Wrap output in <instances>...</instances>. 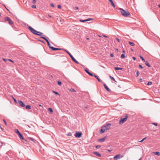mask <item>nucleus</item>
Instances as JSON below:
<instances>
[{
  "label": "nucleus",
  "instance_id": "nucleus-1",
  "mask_svg": "<svg viewBox=\"0 0 160 160\" xmlns=\"http://www.w3.org/2000/svg\"><path fill=\"white\" fill-rule=\"evenodd\" d=\"M28 28L30 31L34 34L39 36H41L43 34L42 33L37 31L30 26H29Z\"/></svg>",
  "mask_w": 160,
  "mask_h": 160
},
{
  "label": "nucleus",
  "instance_id": "nucleus-2",
  "mask_svg": "<svg viewBox=\"0 0 160 160\" xmlns=\"http://www.w3.org/2000/svg\"><path fill=\"white\" fill-rule=\"evenodd\" d=\"M120 12L125 17H127L130 15V13L127 10H125L123 9L120 8Z\"/></svg>",
  "mask_w": 160,
  "mask_h": 160
},
{
  "label": "nucleus",
  "instance_id": "nucleus-3",
  "mask_svg": "<svg viewBox=\"0 0 160 160\" xmlns=\"http://www.w3.org/2000/svg\"><path fill=\"white\" fill-rule=\"evenodd\" d=\"M128 117V115H127V114L126 115L124 118H121V120L119 121V124H122L123 123L127 121Z\"/></svg>",
  "mask_w": 160,
  "mask_h": 160
},
{
  "label": "nucleus",
  "instance_id": "nucleus-4",
  "mask_svg": "<svg viewBox=\"0 0 160 160\" xmlns=\"http://www.w3.org/2000/svg\"><path fill=\"white\" fill-rule=\"evenodd\" d=\"M65 51L66 52H67L69 55L70 57L72 58V60L74 62H76V63H77V64L79 63V62L75 59V58H73V57L72 56L69 52H68V51H67L66 50Z\"/></svg>",
  "mask_w": 160,
  "mask_h": 160
},
{
  "label": "nucleus",
  "instance_id": "nucleus-5",
  "mask_svg": "<svg viewBox=\"0 0 160 160\" xmlns=\"http://www.w3.org/2000/svg\"><path fill=\"white\" fill-rule=\"evenodd\" d=\"M106 130H107L106 126L103 125L101 127L100 132L101 133H103Z\"/></svg>",
  "mask_w": 160,
  "mask_h": 160
},
{
  "label": "nucleus",
  "instance_id": "nucleus-6",
  "mask_svg": "<svg viewBox=\"0 0 160 160\" xmlns=\"http://www.w3.org/2000/svg\"><path fill=\"white\" fill-rule=\"evenodd\" d=\"M5 19L6 21H8L10 24L12 25L13 24V22L8 17H6L5 18Z\"/></svg>",
  "mask_w": 160,
  "mask_h": 160
},
{
  "label": "nucleus",
  "instance_id": "nucleus-7",
  "mask_svg": "<svg viewBox=\"0 0 160 160\" xmlns=\"http://www.w3.org/2000/svg\"><path fill=\"white\" fill-rule=\"evenodd\" d=\"M82 134L81 132H76L75 134V136L77 138H80Z\"/></svg>",
  "mask_w": 160,
  "mask_h": 160
},
{
  "label": "nucleus",
  "instance_id": "nucleus-8",
  "mask_svg": "<svg viewBox=\"0 0 160 160\" xmlns=\"http://www.w3.org/2000/svg\"><path fill=\"white\" fill-rule=\"evenodd\" d=\"M123 157V156H121L120 154H118L114 156L113 158L114 160H117L119 159L120 158H122Z\"/></svg>",
  "mask_w": 160,
  "mask_h": 160
},
{
  "label": "nucleus",
  "instance_id": "nucleus-9",
  "mask_svg": "<svg viewBox=\"0 0 160 160\" xmlns=\"http://www.w3.org/2000/svg\"><path fill=\"white\" fill-rule=\"evenodd\" d=\"M107 138V136H106L102 138L99 139L98 140V141L100 142H104L106 139Z\"/></svg>",
  "mask_w": 160,
  "mask_h": 160
},
{
  "label": "nucleus",
  "instance_id": "nucleus-10",
  "mask_svg": "<svg viewBox=\"0 0 160 160\" xmlns=\"http://www.w3.org/2000/svg\"><path fill=\"white\" fill-rule=\"evenodd\" d=\"M18 102L20 104V105L22 107H24L25 106V105L24 103L21 101H18Z\"/></svg>",
  "mask_w": 160,
  "mask_h": 160
},
{
  "label": "nucleus",
  "instance_id": "nucleus-11",
  "mask_svg": "<svg viewBox=\"0 0 160 160\" xmlns=\"http://www.w3.org/2000/svg\"><path fill=\"white\" fill-rule=\"evenodd\" d=\"M106 126L107 130H109L110 128V126L111 125V124L110 123L106 124Z\"/></svg>",
  "mask_w": 160,
  "mask_h": 160
},
{
  "label": "nucleus",
  "instance_id": "nucleus-12",
  "mask_svg": "<svg viewBox=\"0 0 160 160\" xmlns=\"http://www.w3.org/2000/svg\"><path fill=\"white\" fill-rule=\"evenodd\" d=\"M85 72L88 73L89 75L91 76H93V75L92 74L89 72L88 71V69H85Z\"/></svg>",
  "mask_w": 160,
  "mask_h": 160
},
{
  "label": "nucleus",
  "instance_id": "nucleus-13",
  "mask_svg": "<svg viewBox=\"0 0 160 160\" xmlns=\"http://www.w3.org/2000/svg\"><path fill=\"white\" fill-rule=\"evenodd\" d=\"M93 154H95V155H96L97 156H98V157H100L101 156V155L99 153L97 152H93Z\"/></svg>",
  "mask_w": 160,
  "mask_h": 160
},
{
  "label": "nucleus",
  "instance_id": "nucleus-14",
  "mask_svg": "<svg viewBox=\"0 0 160 160\" xmlns=\"http://www.w3.org/2000/svg\"><path fill=\"white\" fill-rule=\"evenodd\" d=\"M51 49L53 51L58 50L61 49L60 48H55L52 47V48H51Z\"/></svg>",
  "mask_w": 160,
  "mask_h": 160
},
{
  "label": "nucleus",
  "instance_id": "nucleus-15",
  "mask_svg": "<svg viewBox=\"0 0 160 160\" xmlns=\"http://www.w3.org/2000/svg\"><path fill=\"white\" fill-rule=\"evenodd\" d=\"M104 87L108 91H110V89L108 88V87H107V86L105 84H104Z\"/></svg>",
  "mask_w": 160,
  "mask_h": 160
},
{
  "label": "nucleus",
  "instance_id": "nucleus-16",
  "mask_svg": "<svg viewBox=\"0 0 160 160\" xmlns=\"http://www.w3.org/2000/svg\"><path fill=\"white\" fill-rule=\"evenodd\" d=\"M110 2V3H111V5H112V6L114 7V8H115V5L114 4V2H113V1L112 0H108Z\"/></svg>",
  "mask_w": 160,
  "mask_h": 160
},
{
  "label": "nucleus",
  "instance_id": "nucleus-17",
  "mask_svg": "<svg viewBox=\"0 0 160 160\" xmlns=\"http://www.w3.org/2000/svg\"><path fill=\"white\" fill-rule=\"evenodd\" d=\"M41 38L45 40L47 42V43L49 42L48 40L45 37H41Z\"/></svg>",
  "mask_w": 160,
  "mask_h": 160
},
{
  "label": "nucleus",
  "instance_id": "nucleus-18",
  "mask_svg": "<svg viewBox=\"0 0 160 160\" xmlns=\"http://www.w3.org/2000/svg\"><path fill=\"white\" fill-rule=\"evenodd\" d=\"M41 38L45 40L47 42V43L49 42L48 40L45 37H41Z\"/></svg>",
  "mask_w": 160,
  "mask_h": 160
},
{
  "label": "nucleus",
  "instance_id": "nucleus-19",
  "mask_svg": "<svg viewBox=\"0 0 160 160\" xmlns=\"http://www.w3.org/2000/svg\"><path fill=\"white\" fill-rule=\"evenodd\" d=\"M153 153H154L156 155H160V152H153Z\"/></svg>",
  "mask_w": 160,
  "mask_h": 160
},
{
  "label": "nucleus",
  "instance_id": "nucleus-20",
  "mask_svg": "<svg viewBox=\"0 0 160 160\" xmlns=\"http://www.w3.org/2000/svg\"><path fill=\"white\" fill-rule=\"evenodd\" d=\"M18 136L20 138L22 139V140H24V138H23L22 135L21 134V133L19 134Z\"/></svg>",
  "mask_w": 160,
  "mask_h": 160
},
{
  "label": "nucleus",
  "instance_id": "nucleus-21",
  "mask_svg": "<svg viewBox=\"0 0 160 160\" xmlns=\"http://www.w3.org/2000/svg\"><path fill=\"white\" fill-rule=\"evenodd\" d=\"M15 132L16 133L18 134V135L19 134H20V132H19V131L18 130V129H16L15 130Z\"/></svg>",
  "mask_w": 160,
  "mask_h": 160
},
{
  "label": "nucleus",
  "instance_id": "nucleus-22",
  "mask_svg": "<svg viewBox=\"0 0 160 160\" xmlns=\"http://www.w3.org/2000/svg\"><path fill=\"white\" fill-rule=\"evenodd\" d=\"M94 76L97 79L98 81L99 82H101V80L98 78V77L96 75H94Z\"/></svg>",
  "mask_w": 160,
  "mask_h": 160
},
{
  "label": "nucleus",
  "instance_id": "nucleus-23",
  "mask_svg": "<svg viewBox=\"0 0 160 160\" xmlns=\"http://www.w3.org/2000/svg\"><path fill=\"white\" fill-rule=\"evenodd\" d=\"M26 108L27 109H31V106L30 105H27L26 107Z\"/></svg>",
  "mask_w": 160,
  "mask_h": 160
},
{
  "label": "nucleus",
  "instance_id": "nucleus-24",
  "mask_svg": "<svg viewBox=\"0 0 160 160\" xmlns=\"http://www.w3.org/2000/svg\"><path fill=\"white\" fill-rule=\"evenodd\" d=\"M48 111L51 113H52L53 112V110L52 108H49L48 109Z\"/></svg>",
  "mask_w": 160,
  "mask_h": 160
},
{
  "label": "nucleus",
  "instance_id": "nucleus-25",
  "mask_svg": "<svg viewBox=\"0 0 160 160\" xmlns=\"http://www.w3.org/2000/svg\"><path fill=\"white\" fill-rule=\"evenodd\" d=\"M129 43L132 46H134L135 45V44L134 43H133L132 42H129Z\"/></svg>",
  "mask_w": 160,
  "mask_h": 160
},
{
  "label": "nucleus",
  "instance_id": "nucleus-26",
  "mask_svg": "<svg viewBox=\"0 0 160 160\" xmlns=\"http://www.w3.org/2000/svg\"><path fill=\"white\" fill-rule=\"evenodd\" d=\"M145 64L148 67H150V65L149 64V63L148 62H146L145 63Z\"/></svg>",
  "mask_w": 160,
  "mask_h": 160
},
{
  "label": "nucleus",
  "instance_id": "nucleus-27",
  "mask_svg": "<svg viewBox=\"0 0 160 160\" xmlns=\"http://www.w3.org/2000/svg\"><path fill=\"white\" fill-rule=\"evenodd\" d=\"M115 69L116 70H122V68H118V67H115Z\"/></svg>",
  "mask_w": 160,
  "mask_h": 160
},
{
  "label": "nucleus",
  "instance_id": "nucleus-28",
  "mask_svg": "<svg viewBox=\"0 0 160 160\" xmlns=\"http://www.w3.org/2000/svg\"><path fill=\"white\" fill-rule=\"evenodd\" d=\"M109 77H110V78L112 80H113V81H115V82H116V81H115V79H114V78L113 77H111V76H109Z\"/></svg>",
  "mask_w": 160,
  "mask_h": 160
},
{
  "label": "nucleus",
  "instance_id": "nucleus-29",
  "mask_svg": "<svg viewBox=\"0 0 160 160\" xmlns=\"http://www.w3.org/2000/svg\"><path fill=\"white\" fill-rule=\"evenodd\" d=\"M69 91L71 92H76L75 90L73 88L69 89Z\"/></svg>",
  "mask_w": 160,
  "mask_h": 160
},
{
  "label": "nucleus",
  "instance_id": "nucleus-30",
  "mask_svg": "<svg viewBox=\"0 0 160 160\" xmlns=\"http://www.w3.org/2000/svg\"><path fill=\"white\" fill-rule=\"evenodd\" d=\"M92 20H93V19L92 18H89L86 19L87 21Z\"/></svg>",
  "mask_w": 160,
  "mask_h": 160
},
{
  "label": "nucleus",
  "instance_id": "nucleus-31",
  "mask_svg": "<svg viewBox=\"0 0 160 160\" xmlns=\"http://www.w3.org/2000/svg\"><path fill=\"white\" fill-rule=\"evenodd\" d=\"M58 83L60 86H61L62 84V82L60 81H58Z\"/></svg>",
  "mask_w": 160,
  "mask_h": 160
},
{
  "label": "nucleus",
  "instance_id": "nucleus-32",
  "mask_svg": "<svg viewBox=\"0 0 160 160\" xmlns=\"http://www.w3.org/2000/svg\"><path fill=\"white\" fill-rule=\"evenodd\" d=\"M52 92L54 93L56 95H60L58 93V92H56L54 91H53Z\"/></svg>",
  "mask_w": 160,
  "mask_h": 160
},
{
  "label": "nucleus",
  "instance_id": "nucleus-33",
  "mask_svg": "<svg viewBox=\"0 0 160 160\" xmlns=\"http://www.w3.org/2000/svg\"><path fill=\"white\" fill-rule=\"evenodd\" d=\"M136 72V77H138L139 75V72L138 71H137Z\"/></svg>",
  "mask_w": 160,
  "mask_h": 160
},
{
  "label": "nucleus",
  "instance_id": "nucleus-34",
  "mask_svg": "<svg viewBox=\"0 0 160 160\" xmlns=\"http://www.w3.org/2000/svg\"><path fill=\"white\" fill-rule=\"evenodd\" d=\"M12 99H13V100H14V101L16 103H17V100H16V99H15L13 98V96H12Z\"/></svg>",
  "mask_w": 160,
  "mask_h": 160
},
{
  "label": "nucleus",
  "instance_id": "nucleus-35",
  "mask_svg": "<svg viewBox=\"0 0 160 160\" xmlns=\"http://www.w3.org/2000/svg\"><path fill=\"white\" fill-rule=\"evenodd\" d=\"M152 84V82H149L148 83L147 85H151Z\"/></svg>",
  "mask_w": 160,
  "mask_h": 160
},
{
  "label": "nucleus",
  "instance_id": "nucleus-36",
  "mask_svg": "<svg viewBox=\"0 0 160 160\" xmlns=\"http://www.w3.org/2000/svg\"><path fill=\"white\" fill-rule=\"evenodd\" d=\"M80 21L81 22H86V19L84 20H80Z\"/></svg>",
  "mask_w": 160,
  "mask_h": 160
},
{
  "label": "nucleus",
  "instance_id": "nucleus-37",
  "mask_svg": "<svg viewBox=\"0 0 160 160\" xmlns=\"http://www.w3.org/2000/svg\"><path fill=\"white\" fill-rule=\"evenodd\" d=\"M47 44H48V46L49 47V48H50L51 49V48H52V47L51 46V45H50V44L49 42L47 43Z\"/></svg>",
  "mask_w": 160,
  "mask_h": 160
},
{
  "label": "nucleus",
  "instance_id": "nucleus-38",
  "mask_svg": "<svg viewBox=\"0 0 160 160\" xmlns=\"http://www.w3.org/2000/svg\"><path fill=\"white\" fill-rule=\"evenodd\" d=\"M121 57L122 58H125V55L124 54H122L121 55Z\"/></svg>",
  "mask_w": 160,
  "mask_h": 160
},
{
  "label": "nucleus",
  "instance_id": "nucleus-39",
  "mask_svg": "<svg viewBox=\"0 0 160 160\" xmlns=\"http://www.w3.org/2000/svg\"><path fill=\"white\" fill-rule=\"evenodd\" d=\"M32 7L33 8H36V5H33L32 6Z\"/></svg>",
  "mask_w": 160,
  "mask_h": 160
},
{
  "label": "nucleus",
  "instance_id": "nucleus-40",
  "mask_svg": "<svg viewBox=\"0 0 160 160\" xmlns=\"http://www.w3.org/2000/svg\"><path fill=\"white\" fill-rule=\"evenodd\" d=\"M140 58L141 59H142V60L143 61H144V62H145V60L142 57V56H140Z\"/></svg>",
  "mask_w": 160,
  "mask_h": 160
},
{
  "label": "nucleus",
  "instance_id": "nucleus-41",
  "mask_svg": "<svg viewBox=\"0 0 160 160\" xmlns=\"http://www.w3.org/2000/svg\"><path fill=\"white\" fill-rule=\"evenodd\" d=\"M3 120L4 121L5 125L7 126V122H6V121L4 119H3Z\"/></svg>",
  "mask_w": 160,
  "mask_h": 160
},
{
  "label": "nucleus",
  "instance_id": "nucleus-42",
  "mask_svg": "<svg viewBox=\"0 0 160 160\" xmlns=\"http://www.w3.org/2000/svg\"><path fill=\"white\" fill-rule=\"evenodd\" d=\"M100 147H101V146L100 145H97V146H96V148H100Z\"/></svg>",
  "mask_w": 160,
  "mask_h": 160
},
{
  "label": "nucleus",
  "instance_id": "nucleus-43",
  "mask_svg": "<svg viewBox=\"0 0 160 160\" xmlns=\"http://www.w3.org/2000/svg\"><path fill=\"white\" fill-rule=\"evenodd\" d=\"M152 124L154 125H155V126H157V125H158V124H157V123H154V122H153V123H152Z\"/></svg>",
  "mask_w": 160,
  "mask_h": 160
},
{
  "label": "nucleus",
  "instance_id": "nucleus-44",
  "mask_svg": "<svg viewBox=\"0 0 160 160\" xmlns=\"http://www.w3.org/2000/svg\"><path fill=\"white\" fill-rule=\"evenodd\" d=\"M36 2V0H33L32 3L33 4H35Z\"/></svg>",
  "mask_w": 160,
  "mask_h": 160
},
{
  "label": "nucleus",
  "instance_id": "nucleus-45",
  "mask_svg": "<svg viewBox=\"0 0 160 160\" xmlns=\"http://www.w3.org/2000/svg\"><path fill=\"white\" fill-rule=\"evenodd\" d=\"M50 5L52 7H53V8H54L55 6L53 4H52V3Z\"/></svg>",
  "mask_w": 160,
  "mask_h": 160
},
{
  "label": "nucleus",
  "instance_id": "nucleus-46",
  "mask_svg": "<svg viewBox=\"0 0 160 160\" xmlns=\"http://www.w3.org/2000/svg\"><path fill=\"white\" fill-rule=\"evenodd\" d=\"M139 68H142L143 67L142 66V65L140 64L139 65Z\"/></svg>",
  "mask_w": 160,
  "mask_h": 160
},
{
  "label": "nucleus",
  "instance_id": "nucleus-47",
  "mask_svg": "<svg viewBox=\"0 0 160 160\" xmlns=\"http://www.w3.org/2000/svg\"><path fill=\"white\" fill-rule=\"evenodd\" d=\"M7 60L9 61H10V62H12V63L14 62H13L12 60L11 59H8Z\"/></svg>",
  "mask_w": 160,
  "mask_h": 160
},
{
  "label": "nucleus",
  "instance_id": "nucleus-48",
  "mask_svg": "<svg viewBox=\"0 0 160 160\" xmlns=\"http://www.w3.org/2000/svg\"><path fill=\"white\" fill-rule=\"evenodd\" d=\"M58 8H61V6L60 5H58Z\"/></svg>",
  "mask_w": 160,
  "mask_h": 160
},
{
  "label": "nucleus",
  "instance_id": "nucleus-49",
  "mask_svg": "<svg viewBox=\"0 0 160 160\" xmlns=\"http://www.w3.org/2000/svg\"><path fill=\"white\" fill-rule=\"evenodd\" d=\"M116 40L118 41V42H120V40H119V39L118 38H116Z\"/></svg>",
  "mask_w": 160,
  "mask_h": 160
},
{
  "label": "nucleus",
  "instance_id": "nucleus-50",
  "mask_svg": "<svg viewBox=\"0 0 160 160\" xmlns=\"http://www.w3.org/2000/svg\"><path fill=\"white\" fill-rule=\"evenodd\" d=\"M68 136H71V134L70 133H69L67 135Z\"/></svg>",
  "mask_w": 160,
  "mask_h": 160
},
{
  "label": "nucleus",
  "instance_id": "nucleus-51",
  "mask_svg": "<svg viewBox=\"0 0 160 160\" xmlns=\"http://www.w3.org/2000/svg\"><path fill=\"white\" fill-rule=\"evenodd\" d=\"M3 60L5 62H6V61L7 60L6 59H5V58H3Z\"/></svg>",
  "mask_w": 160,
  "mask_h": 160
},
{
  "label": "nucleus",
  "instance_id": "nucleus-52",
  "mask_svg": "<svg viewBox=\"0 0 160 160\" xmlns=\"http://www.w3.org/2000/svg\"><path fill=\"white\" fill-rule=\"evenodd\" d=\"M132 59L134 60H136V58L135 57H133Z\"/></svg>",
  "mask_w": 160,
  "mask_h": 160
},
{
  "label": "nucleus",
  "instance_id": "nucleus-53",
  "mask_svg": "<svg viewBox=\"0 0 160 160\" xmlns=\"http://www.w3.org/2000/svg\"><path fill=\"white\" fill-rule=\"evenodd\" d=\"M110 55L111 57H113V55L112 54H111Z\"/></svg>",
  "mask_w": 160,
  "mask_h": 160
},
{
  "label": "nucleus",
  "instance_id": "nucleus-54",
  "mask_svg": "<svg viewBox=\"0 0 160 160\" xmlns=\"http://www.w3.org/2000/svg\"><path fill=\"white\" fill-rule=\"evenodd\" d=\"M142 78H140L139 79V81H140V82H142Z\"/></svg>",
  "mask_w": 160,
  "mask_h": 160
},
{
  "label": "nucleus",
  "instance_id": "nucleus-55",
  "mask_svg": "<svg viewBox=\"0 0 160 160\" xmlns=\"http://www.w3.org/2000/svg\"><path fill=\"white\" fill-rule=\"evenodd\" d=\"M143 141V139H142V140H141L139 141V142H142Z\"/></svg>",
  "mask_w": 160,
  "mask_h": 160
},
{
  "label": "nucleus",
  "instance_id": "nucleus-56",
  "mask_svg": "<svg viewBox=\"0 0 160 160\" xmlns=\"http://www.w3.org/2000/svg\"><path fill=\"white\" fill-rule=\"evenodd\" d=\"M147 138L146 137H145V138H143L142 139L144 141V140H145V139H146Z\"/></svg>",
  "mask_w": 160,
  "mask_h": 160
},
{
  "label": "nucleus",
  "instance_id": "nucleus-57",
  "mask_svg": "<svg viewBox=\"0 0 160 160\" xmlns=\"http://www.w3.org/2000/svg\"><path fill=\"white\" fill-rule=\"evenodd\" d=\"M30 139L31 140H32V141H33V139L32 138H30Z\"/></svg>",
  "mask_w": 160,
  "mask_h": 160
},
{
  "label": "nucleus",
  "instance_id": "nucleus-58",
  "mask_svg": "<svg viewBox=\"0 0 160 160\" xmlns=\"http://www.w3.org/2000/svg\"><path fill=\"white\" fill-rule=\"evenodd\" d=\"M103 36L104 37H105V38H108V37H107V36H105V35H103Z\"/></svg>",
  "mask_w": 160,
  "mask_h": 160
},
{
  "label": "nucleus",
  "instance_id": "nucleus-59",
  "mask_svg": "<svg viewBox=\"0 0 160 160\" xmlns=\"http://www.w3.org/2000/svg\"><path fill=\"white\" fill-rule=\"evenodd\" d=\"M108 152H111L112 151V150H107Z\"/></svg>",
  "mask_w": 160,
  "mask_h": 160
},
{
  "label": "nucleus",
  "instance_id": "nucleus-60",
  "mask_svg": "<svg viewBox=\"0 0 160 160\" xmlns=\"http://www.w3.org/2000/svg\"><path fill=\"white\" fill-rule=\"evenodd\" d=\"M76 8L77 10L78 9V7H76Z\"/></svg>",
  "mask_w": 160,
  "mask_h": 160
},
{
  "label": "nucleus",
  "instance_id": "nucleus-61",
  "mask_svg": "<svg viewBox=\"0 0 160 160\" xmlns=\"http://www.w3.org/2000/svg\"><path fill=\"white\" fill-rule=\"evenodd\" d=\"M86 39H87V40H89V38H86Z\"/></svg>",
  "mask_w": 160,
  "mask_h": 160
},
{
  "label": "nucleus",
  "instance_id": "nucleus-62",
  "mask_svg": "<svg viewBox=\"0 0 160 160\" xmlns=\"http://www.w3.org/2000/svg\"><path fill=\"white\" fill-rule=\"evenodd\" d=\"M39 106H40V107H42V105H41V104H39Z\"/></svg>",
  "mask_w": 160,
  "mask_h": 160
},
{
  "label": "nucleus",
  "instance_id": "nucleus-63",
  "mask_svg": "<svg viewBox=\"0 0 160 160\" xmlns=\"http://www.w3.org/2000/svg\"><path fill=\"white\" fill-rule=\"evenodd\" d=\"M122 52H123V53H125V51H124V50H123V51H122Z\"/></svg>",
  "mask_w": 160,
  "mask_h": 160
},
{
  "label": "nucleus",
  "instance_id": "nucleus-64",
  "mask_svg": "<svg viewBox=\"0 0 160 160\" xmlns=\"http://www.w3.org/2000/svg\"><path fill=\"white\" fill-rule=\"evenodd\" d=\"M158 7H159V8H160V4H159V5H158Z\"/></svg>",
  "mask_w": 160,
  "mask_h": 160
}]
</instances>
